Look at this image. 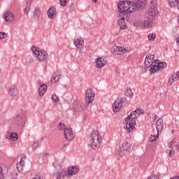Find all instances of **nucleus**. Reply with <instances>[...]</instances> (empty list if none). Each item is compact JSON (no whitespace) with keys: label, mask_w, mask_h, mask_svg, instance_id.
I'll return each mask as SVG.
<instances>
[{"label":"nucleus","mask_w":179,"mask_h":179,"mask_svg":"<svg viewBox=\"0 0 179 179\" xmlns=\"http://www.w3.org/2000/svg\"><path fill=\"white\" fill-rule=\"evenodd\" d=\"M83 44L85 42L83 41V38L82 36H77L74 39V45H76V48H78L80 51L83 50Z\"/></svg>","instance_id":"2eb2a0df"},{"label":"nucleus","mask_w":179,"mask_h":179,"mask_svg":"<svg viewBox=\"0 0 179 179\" xmlns=\"http://www.w3.org/2000/svg\"><path fill=\"white\" fill-rule=\"evenodd\" d=\"M157 139H159V134L157 136L151 135L150 136V142H155Z\"/></svg>","instance_id":"473e14b6"},{"label":"nucleus","mask_w":179,"mask_h":179,"mask_svg":"<svg viewBox=\"0 0 179 179\" xmlns=\"http://www.w3.org/2000/svg\"><path fill=\"white\" fill-rule=\"evenodd\" d=\"M59 78H61V72L57 71L54 73L53 76L50 79L51 83H57L59 80Z\"/></svg>","instance_id":"b1692460"},{"label":"nucleus","mask_w":179,"mask_h":179,"mask_svg":"<svg viewBox=\"0 0 179 179\" xmlns=\"http://www.w3.org/2000/svg\"><path fill=\"white\" fill-rule=\"evenodd\" d=\"M168 152L169 156L171 159H173L176 156V152H178L179 142L171 141L169 145Z\"/></svg>","instance_id":"6e6552de"},{"label":"nucleus","mask_w":179,"mask_h":179,"mask_svg":"<svg viewBox=\"0 0 179 179\" xmlns=\"http://www.w3.org/2000/svg\"><path fill=\"white\" fill-rule=\"evenodd\" d=\"M101 136L98 131H94L90 136V148L93 150H99L101 146Z\"/></svg>","instance_id":"39448f33"},{"label":"nucleus","mask_w":179,"mask_h":179,"mask_svg":"<svg viewBox=\"0 0 179 179\" xmlns=\"http://www.w3.org/2000/svg\"><path fill=\"white\" fill-rule=\"evenodd\" d=\"M120 17L117 19V25L120 29L125 30L127 29V22H125V18L128 16V13L120 11Z\"/></svg>","instance_id":"1a4fd4ad"},{"label":"nucleus","mask_w":179,"mask_h":179,"mask_svg":"<svg viewBox=\"0 0 179 179\" xmlns=\"http://www.w3.org/2000/svg\"><path fill=\"white\" fill-rule=\"evenodd\" d=\"M3 18L6 22H8L9 23L13 22L15 20V15L12 12L8 11L3 15Z\"/></svg>","instance_id":"aec40b11"},{"label":"nucleus","mask_w":179,"mask_h":179,"mask_svg":"<svg viewBox=\"0 0 179 179\" xmlns=\"http://www.w3.org/2000/svg\"><path fill=\"white\" fill-rule=\"evenodd\" d=\"M32 179H41V173H36L35 177H34Z\"/></svg>","instance_id":"a19ab883"},{"label":"nucleus","mask_w":179,"mask_h":179,"mask_svg":"<svg viewBox=\"0 0 179 179\" xmlns=\"http://www.w3.org/2000/svg\"><path fill=\"white\" fill-rule=\"evenodd\" d=\"M38 148V141H35L32 144V150H36Z\"/></svg>","instance_id":"c9c22d12"},{"label":"nucleus","mask_w":179,"mask_h":179,"mask_svg":"<svg viewBox=\"0 0 179 179\" xmlns=\"http://www.w3.org/2000/svg\"><path fill=\"white\" fill-rule=\"evenodd\" d=\"M94 91L92 89H88L85 92V107H89L90 103H93L94 100Z\"/></svg>","instance_id":"9d476101"},{"label":"nucleus","mask_w":179,"mask_h":179,"mask_svg":"<svg viewBox=\"0 0 179 179\" xmlns=\"http://www.w3.org/2000/svg\"><path fill=\"white\" fill-rule=\"evenodd\" d=\"M73 109L75 111H83V103L77 101L73 103Z\"/></svg>","instance_id":"5701e85b"},{"label":"nucleus","mask_w":179,"mask_h":179,"mask_svg":"<svg viewBox=\"0 0 179 179\" xmlns=\"http://www.w3.org/2000/svg\"><path fill=\"white\" fill-rule=\"evenodd\" d=\"M52 100L55 103L59 101V97L57 94L52 95Z\"/></svg>","instance_id":"72a5a7b5"},{"label":"nucleus","mask_w":179,"mask_h":179,"mask_svg":"<svg viewBox=\"0 0 179 179\" xmlns=\"http://www.w3.org/2000/svg\"><path fill=\"white\" fill-rule=\"evenodd\" d=\"M159 11L156 8H150L145 13L146 20L144 21L145 27H152L153 26V20L156 19Z\"/></svg>","instance_id":"20e7f679"},{"label":"nucleus","mask_w":179,"mask_h":179,"mask_svg":"<svg viewBox=\"0 0 179 179\" xmlns=\"http://www.w3.org/2000/svg\"><path fill=\"white\" fill-rule=\"evenodd\" d=\"M172 134H174V130L172 131Z\"/></svg>","instance_id":"864d4df0"},{"label":"nucleus","mask_w":179,"mask_h":179,"mask_svg":"<svg viewBox=\"0 0 179 179\" xmlns=\"http://www.w3.org/2000/svg\"><path fill=\"white\" fill-rule=\"evenodd\" d=\"M31 50L33 56L36 58L38 62H47L48 61V52L47 51L43 50L36 46H32Z\"/></svg>","instance_id":"7ed1b4c3"},{"label":"nucleus","mask_w":179,"mask_h":179,"mask_svg":"<svg viewBox=\"0 0 179 179\" xmlns=\"http://www.w3.org/2000/svg\"><path fill=\"white\" fill-rule=\"evenodd\" d=\"M117 55H124L127 52V49L122 46H117L116 48Z\"/></svg>","instance_id":"bb28decb"},{"label":"nucleus","mask_w":179,"mask_h":179,"mask_svg":"<svg viewBox=\"0 0 179 179\" xmlns=\"http://www.w3.org/2000/svg\"><path fill=\"white\" fill-rule=\"evenodd\" d=\"M17 138H19V135H17V133H11L10 136V138L11 139V141H17Z\"/></svg>","instance_id":"2f4dec72"},{"label":"nucleus","mask_w":179,"mask_h":179,"mask_svg":"<svg viewBox=\"0 0 179 179\" xmlns=\"http://www.w3.org/2000/svg\"><path fill=\"white\" fill-rule=\"evenodd\" d=\"M95 64L96 67L98 68V69H101V68H104V66H106L107 62H106V59L103 57H98L95 59Z\"/></svg>","instance_id":"dca6fc26"},{"label":"nucleus","mask_w":179,"mask_h":179,"mask_svg":"<svg viewBox=\"0 0 179 179\" xmlns=\"http://www.w3.org/2000/svg\"><path fill=\"white\" fill-rule=\"evenodd\" d=\"M156 3H157V1H151V5H156Z\"/></svg>","instance_id":"a18cd8bd"},{"label":"nucleus","mask_w":179,"mask_h":179,"mask_svg":"<svg viewBox=\"0 0 179 179\" xmlns=\"http://www.w3.org/2000/svg\"><path fill=\"white\" fill-rule=\"evenodd\" d=\"M177 8L179 9V0H175Z\"/></svg>","instance_id":"c03bdc74"},{"label":"nucleus","mask_w":179,"mask_h":179,"mask_svg":"<svg viewBox=\"0 0 179 179\" xmlns=\"http://www.w3.org/2000/svg\"><path fill=\"white\" fill-rule=\"evenodd\" d=\"M92 1H93V2H94V3L97 2V0H92Z\"/></svg>","instance_id":"09e8293b"},{"label":"nucleus","mask_w":179,"mask_h":179,"mask_svg":"<svg viewBox=\"0 0 179 179\" xmlns=\"http://www.w3.org/2000/svg\"><path fill=\"white\" fill-rule=\"evenodd\" d=\"M131 145L130 143H123L118 149L119 155H127V153L131 150Z\"/></svg>","instance_id":"f8f14e48"},{"label":"nucleus","mask_w":179,"mask_h":179,"mask_svg":"<svg viewBox=\"0 0 179 179\" xmlns=\"http://www.w3.org/2000/svg\"><path fill=\"white\" fill-rule=\"evenodd\" d=\"M16 167L17 171H22L23 167H24V161H23V159H21L20 162L17 163Z\"/></svg>","instance_id":"cd10ccee"},{"label":"nucleus","mask_w":179,"mask_h":179,"mask_svg":"<svg viewBox=\"0 0 179 179\" xmlns=\"http://www.w3.org/2000/svg\"><path fill=\"white\" fill-rule=\"evenodd\" d=\"M61 6H66V0H59Z\"/></svg>","instance_id":"58836bf2"},{"label":"nucleus","mask_w":179,"mask_h":179,"mask_svg":"<svg viewBox=\"0 0 179 179\" xmlns=\"http://www.w3.org/2000/svg\"><path fill=\"white\" fill-rule=\"evenodd\" d=\"M0 1H2V0H0Z\"/></svg>","instance_id":"5fc2aeb1"},{"label":"nucleus","mask_w":179,"mask_h":179,"mask_svg":"<svg viewBox=\"0 0 179 179\" xmlns=\"http://www.w3.org/2000/svg\"><path fill=\"white\" fill-rule=\"evenodd\" d=\"M14 176H17V173H14Z\"/></svg>","instance_id":"603ef678"},{"label":"nucleus","mask_w":179,"mask_h":179,"mask_svg":"<svg viewBox=\"0 0 179 179\" xmlns=\"http://www.w3.org/2000/svg\"><path fill=\"white\" fill-rule=\"evenodd\" d=\"M145 114V110L141 108H137L136 110L132 111L130 115L124 119L126 124V132L129 134L135 129V126L136 125V118L138 115Z\"/></svg>","instance_id":"f03ea898"},{"label":"nucleus","mask_w":179,"mask_h":179,"mask_svg":"<svg viewBox=\"0 0 179 179\" xmlns=\"http://www.w3.org/2000/svg\"><path fill=\"white\" fill-rule=\"evenodd\" d=\"M28 2H33V0H27Z\"/></svg>","instance_id":"de8ad7c7"},{"label":"nucleus","mask_w":179,"mask_h":179,"mask_svg":"<svg viewBox=\"0 0 179 179\" xmlns=\"http://www.w3.org/2000/svg\"><path fill=\"white\" fill-rule=\"evenodd\" d=\"M6 38V34L5 32H0V40H3Z\"/></svg>","instance_id":"4c0bfd02"},{"label":"nucleus","mask_w":179,"mask_h":179,"mask_svg":"<svg viewBox=\"0 0 179 179\" xmlns=\"http://www.w3.org/2000/svg\"><path fill=\"white\" fill-rule=\"evenodd\" d=\"M31 9V1H27L26 7L24 8V12L25 15H27Z\"/></svg>","instance_id":"c85d7f7f"},{"label":"nucleus","mask_w":179,"mask_h":179,"mask_svg":"<svg viewBox=\"0 0 179 179\" xmlns=\"http://www.w3.org/2000/svg\"><path fill=\"white\" fill-rule=\"evenodd\" d=\"M169 5L171 6V8H174L176 6V1L174 2V0H169Z\"/></svg>","instance_id":"e433bc0d"},{"label":"nucleus","mask_w":179,"mask_h":179,"mask_svg":"<svg viewBox=\"0 0 179 179\" xmlns=\"http://www.w3.org/2000/svg\"><path fill=\"white\" fill-rule=\"evenodd\" d=\"M48 17L49 19H54L55 15H57V10L55 9V7L52 6L50 7L47 12Z\"/></svg>","instance_id":"4be33fe9"},{"label":"nucleus","mask_w":179,"mask_h":179,"mask_svg":"<svg viewBox=\"0 0 179 179\" xmlns=\"http://www.w3.org/2000/svg\"><path fill=\"white\" fill-rule=\"evenodd\" d=\"M8 94L12 99H16L17 96V87L11 85L8 90Z\"/></svg>","instance_id":"6ab92c4d"},{"label":"nucleus","mask_w":179,"mask_h":179,"mask_svg":"<svg viewBox=\"0 0 179 179\" xmlns=\"http://www.w3.org/2000/svg\"><path fill=\"white\" fill-rule=\"evenodd\" d=\"M54 177H57V179H64L65 178V176L66 177V171H59L57 169L54 173H53Z\"/></svg>","instance_id":"412c9836"},{"label":"nucleus","mask_w":179,"mask_h":179,"mask_svg":"<svg viewBox=\"0 0 179 179\" xmlns=\"http://www.w3.org/2000/svg\"><path fill=\"white\" fill-rule=\"evenodd\" d=\"M177 19H178V22H179V16L177 17Z\"/></svg>","instance_id":"3c124183"},{"label":"nucleus","mask_w":179,"mask_h":179,"mask_svg":"<svg viewBox=\"0 0 179 179\" xmlns=\"http://www.w3.org/2000/svg\"><path fill=\"white\" fill-rule=\"evenodd\" d=\"M134 26H138V24L137 23H134Z\"/></svg>","instance_id":"8fccbe9b"},{"label":"nucleus","mask_w":179,"mask_h":179,"mask_svg":"<svg viewBox=\"0 0 179 179\" xmlns=\"http://www.w3.org/2000/svg\"><path fill=\"white\" fill-rule=\"evenodd\" d=\"M26 121H27V117L26 116V113L24 112L19 113L14 118V124L20 128H22V127H24Z\"/></svg>","instance_id":"423d86ee"},{"label":"nucleus","mask_w":179,"mask_h":179,"mask_svg":"<svg viewBox=\"0 0 179 179\" xmlns=\"http://www.w3.org/2000/svg\"><path fill=\"white\" fill-rule=\"evenodd\" d=\"M157 119V115H155L154 116V121H156Z\"/></svg>","instance_id":"49530a36"},{"label":"nucleus","mask_w":179,"mask_h":179,"mask_svg":"<svg viewBox=\"0 0 179 179\" xmlns=\"http://www.w3.org/2000/svg\"><path fill=\"white\" fill-rule=\"evenodd\" d=\"M167 68V63L164 62H159V60L154 64V66L150 69V73H156V72H160V71H163V69H166Z\"/></svg>","instance_id":"0eeeda50"},{"label":"nucleus","mask_w":179,"mask_h":179,"mask_svg":"<svg viewBox=\"0 0 179 179\" xmlns=\"http://www.w3.org/2000/svg\"><path fill=\"white\" fill-rule=\"evenodd\" d=\"M66 177L69 178L70 177H72V176H75V174H78V173H79V167L70 166L67 169V171H66Z\"/></svg>","instance_id":"4468645a"},{"label":"nucleus","mask_w":179,"mask_h":179,"mask_svg":"<svg viewBox=\"0 0 179 179\" xmlns=\"http://www.w3.org/2000/svg\"><path fill=\"white\" fill-rule=\"evenodd\" d=\"M146 6L145 0H134L133 1H122L117 4L119 12L132 13L139 9H143Z\"/></svg>","instance_id":"f257e3e1"},{"label":"nucleus","mask_w":179,"mask_h":179,"mask_svg":"<svg viewBox=\"0 0 179 179\" xmlns=\"http://www.w3.org/2000/svg\"><path fill=\"white\" fill-rule=\"evenodd\" d=\"M148 39L152 41V40H155V38H156V34L152 33V34H150L148 36Z\"/></svg>","instance_id":"f704fd0d"},{"label":"nucleus","mask_w":179,"mask_h":179,"mask_svg":"<svg viewBox=\"0 0 179 179\" xmlns=\"http://www.w3.org/2000/svg\"><path fill=\"white\" fill-rule=\"evenodd\" d=\"M122 106H128V101L122 99Z\"/></svg>","instance_id":"79ce46f5"},{"label":"nucleus","mask_w":179,"mask_h":179,"mask_svg":"<svg viewBox=\"0 0 179 179\" xmlns=\"http://www.w3.org/2000/svg\"><path fill=\"white\" fill-rule=\"evenodd\" d=\"M155 59V55H150L146 56L145 59V66L147 69H152L153 68L155 64H156L157 60Z\"/></svg>","instance_id":"9b49d317"},{"label":"nucleus","mask_w":179,"mask_h":179,"mask_svg":"<svg viewBox=\"0 0 179 179\" xmlns=\"http://www.w3.org/2000/svg\"><path fill=\"white\" fill-rule=\"evenodd\" d=\"M148 179H156V176L155 175H151Z\"/></svg>","instance_id":"37998d69"},{"label":"nucleus","mask_w":179,"mask_h":179,"mask_svg":"<svg viewBox=\"0 0 179 179\" xmlns=\"http://www.w3.org/2000/svg\"><path fill=\"white\" fill-rule=\"evenodd\" d=\"M41 17V10L38 7H36L34 10V19L36 20Z\"/></svg>","instance_id":"a878e982"},{"label":"nucleus","mask_w":179,"mask_h":179,"mask_svg":"<svg viewBox=\"0 0 179 179\" xmlns=\"http://www.w3.org/2000/svg\"><path fill=\"white\" fill-rule=\"evenodd\" d=\"M64 137L67 141H72L73 138H75V135L73 134V131L71 128H66L64 131Z\"/></svg>","instance_id":"f3484780"},{"label":"nucleus","mask_w":179,"mask_h":179,"mask_svg":"<svg viewBox=\"0 0 179 179\" xmlns=\"http://www.w3.org/2000/svg\"><path fill=\"white\" fill-rule=\"evenodd\" d=\"M157 134H161L164 128V122L163 119L159 118L155 123Z\"/></svg>","instance_id":"a211bd4d"},{"label":"nucleus","mask_w":179,"mask_h":179,"mask_svg":"<svg viewBox=\"0 0 179 179\" xmlns=\"http://www.w3.org/2000/svg\"><path fill=\"white\" fill-rule=\"evenodd\" d=\"M66 125L64 123L59 122L57 127V129L58 131H65V129H66Z\"/></svg>","instance_id":"7c9ffc66"},{"label":"nucleus","mask_w":179,"mask_h":179,"mask_svg":"<svg viewBox=\"0 0 179 179\" xmlns=\"http://www.w3.org/2000/svg\"><path fill=\"white\" fill-rule=\"evenodd\" d=\"M124 94L127 96V97H129L130 99L134 97V92H132L131 88H127L124 92Z\"/></svg>","instance_id":"c756f323"},{"label":"nucleus","mask_w":179,"mask_h":179,"mask_svg":"<svg viewBox=\"0 0 179 179\" xmlns=\"http://www.w3.org/2000/svg\"><path fill=\"white\" fill-rule=\"evenodd\" d=\"M122 107V98H117L113 104L114 113H118Z\"/></svg>","instance_id":"ddd939ff"},{"label":"nucleus","mask_w":179,"mask_h":179,"mask_svg":"<svg viewBox=\"0 0 179 179\" xmlns=\"http://www.w3.org/2000/svg\"><path fill=\"white\" fill-rule=\"evenodd\" d=\"M47 89H48V87H47V85L45 84H42L38 89V94L39 96H44V94H45V93L47 92Z\"/></svg>","instance_id":"393cba45"},{"label":"nucleus","mask_w":179,"mask_h":179,"mask_svg":"<svg viewBox=\"0 0 179 179\" xmlns=\"http://www.w3.org/2000/svg\"><path fill=\"white\" fill-rule=\"evenodd\" d=\"M3 178V171H2V166H0V179Z\"/></svg>","instance_id":"ea45409f"}]
</instances>
